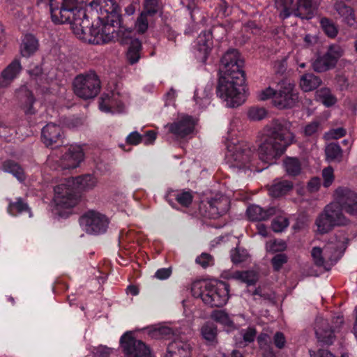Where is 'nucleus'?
Listing matches in <instances>:
<instances>
[{
    "label": "nucleus",
    "instance_id": "31",
    "mask_svg": "<svg viewBox=\"0 0 357 357\" xmlns=\"http://www.w3.org/2000/svg\"><path fill=\"white\" fill-rule=\"evenodd\" d=\"M289 190L290 183L288 180L277 178L270 186L268 193L273 197H280L288 193Z\"/></svg>",
    "mask_w": 357,
    "mask_h": 357
},
{
    "label": "nucleus",
    "instance_id": "28",
    "mask_svg": "<svg viewBox=\"0 0 357 357\" xmlns=\"http://www.w3.org/2000/svg\"><path fill=\"white\" fill-rule=\"evenodd\" d=\"M39 48L38 40L31 33L24 35L20 44V54L23 57H30Z\"/></svg>",
    "mask_w": 357,
    "mask_h": 357
},
{
    "label": "nucleus",
    "instance_id": "16",
    "mask_svg": "<svg viewBox=\"0 0 357 357\" xmlns=\"http://www.w3.org/2000/svg\"><path fill=\"white\" fill-rule=\"evenodd\" d=\"M195 121L190 116L185 115L178 119L172 123L165 125L168 132L177 138H184L191 134L195 129Z\"/></svg>",
    "mask_w": 357,
    "mask_h": 357
},
{
    "label": "nucleus",
    "instance_id": "18",
    "mask_svg": "<svg viewBox=\"0 0 357 357\" xmlns=\"http://www.w3.org/2000/svg\"><path fill=\"white\" fill-rule=\"evenodd\" d=\"M99 109L104 112H121L124 105L119 93L110 91L103 93L99 100Z\"/></svg>",
    "mask_w": 357,
    "mask_h": 357
},
{
    "label": "nucleus",
    "instance_id": "22",
    "mask_svg": "<svg viewBox=\"0 0 357 357\" xmlns=\"http://www.w3.org/2000/svg\"><path fill=\"white\" fill-rule=\"evenodd\" d=\"M324 211L334 227L344 226L349 223V220L343 214L342 209L336 202L326 205Z\"/></svg>",
    "mask_w": 357,
    "mask_h": 357
},
{
    "label": "nucleus",
    "instance_id": "53",
    "mask_svg": "<svg viewBox=\"0 0 357 357\" xmlns=\"http://www.w3.org/2000/svg\"><path fill=\"white\" fill-rule=\"evenodd\" d=\"M289 54L278 59L273 65V68L276 74L283 75L287 70L289 62Z\"/></svg>",
    "mask_w": 357,
    "mask_h": 357
},
{
    "label": "nucleus",
    "instance_id": "27",
    "mask_svg": "<svg viewBox=\"0 0 357 357\" xmlns=\"http://www.w3.org/2000/svg\"><path fill=\"white\" fill-rule=\"evenodd\" d=\"M192 195L189 191L169 190L165 196L167 202L174 207L176 200L178 204L185 207H188L192 202Z\"/></svg>",
    "mask_w": 357,
    "mask_h": 357
},
{
    "label": "nucleus",
    "instance_id": "43",
    "mask_svg": "<svg viewBox=\"0 0 357 357\" xmlns=\"http://www.w3.org/2000/svg\"><path fill=\"white\" fill-rule=\"evenodd\" d=\"M240 335L243 338V341L237 342L239 347H243L255 341L257 335V330L255 327L250 326L240 331Z\"/></svg>",
    "mask_w": 357,
    "mask_h": 357
},
{
    "label": "nucleus",
    "instance_id": "30",
    "mask_svg": "<svg viewBox=\"0 0 357 357\" xmlns=\"http://www.w3.org/2000/svg\"><path fill=\"white\" fill-rule=\"evenodd\" d=\"M125 43L129 44L126 58L130 64L137 63L140 58L142 43L137 38L125 39Z\"/></svg>",
    "mask_w": 357,
    "mask_h": 357
},
{
    "label": "nucleus",
    "instance_id": "17",
    "mask_svg": "<svg viewBox=\"0 0 357 357\" xmlns=\"http://www.w3.org/2000/svg\"><path fill=\"white\" fill-rule=\"evenodd\" d=\"M229 201L223 195H216L210 199L205 205V216L208 218L216 219L223 215L229 209Z\"/></svg>",
    "mask_w": 357,
    "mask_h": 357
},
{
    "label": "nucleus",
    "instance_id": "60",
    "mask_svg": "<svg viewBox=\"0 0 357 357\" xmlns=\"http://www.w3.org/2000/svg\"><path fill=\"white\" fill-rule=\"evenodd\" d=\"M113 349L112 348L99 345L93 349V354L95 357H109Z\"/></svg>",
    "mask_w": 357,
    "mask_h": 357
},
{
    "label": "nucleus",
    "instance_id": "46",
    "mask_svg": "<svg viewBox=\"0 0 357 357\" xmlns=\"http://www.w3.org/2000/svg\"><path fill=\"white\" fill-rule=\"evenodd\" d=\"M143 13H145L150 17L157 14L161 10V6L159 0H144L143 3Z\"/></svg>",
    "mask_w": 357,
    "mask_h": 357
},
{
    "label": "nucleus",
    "instance_id": "39",
    "mask_svg": "<svg viewBox=\"0 0 357 357\" xmlns=\"http://www.w3.org/2000/svg\"><path fill=\"white\" fill-rule=\"evenodd\" d=\"M201 333L208 344L214 345L217 343V327L213 323H206L202 327Z\"/></svg>",
    "mask_w": 357,
    "mask_h": 357
},
{
    "label": "nucleus",
    "instance_id": "19",
    "mask_svg": "<svg viewBox=\"0 0 357 357\" xmlns=\"http://www.w3.org/2000/svg\"><path fill=\"white\" fill-rule=\"evenodd\" d=\"M63 132L62 128L55 123H50L44 126L41 131V138L46 146L55 144H63Z\"/></svg>",
    "mask_w": 357,
    "mask_h": 357
},
{
    "label": "nucleus",
    "instance_id": "12",
    "mask_svg": "<svg viewBox=\"0 0 357 357\" xmlns=\"http://www.w3.org/2000/svg\"><path fill=\"white\" fill-rule=\"evenodd\" d=\"M79 196L75 191L74 187L68 182V179L54 188V202L58 207L70 208L76 206Z\"/></svg>",
    "mask_w": 357,
    "mask_h": 357
},
{
    "label": "nucleus",
    "instance_id": "6",
    "mask_svg": "<svg viewBox=\"0 0 357 357\" xmlns=\"http://www.w3.org/2000/svg\"><path fill=\"white\" fill-rule=\"evenodd\" d=\"M257 98L261 101L272 98L273 105L279 109L288 108L290 105V79L284 77L280 80L275 89L268 86L259 91Z\"/></svg>",
    "mask_w": 357,
    "mask_h": 357
},
{
    "label": "nucleus",
    "instance_id": "2",
    "mask_svg": "<svg viewBox=\"0 0 357 357\" xmlns=\"http://www.w3.org/2000/svg\"><path fill=\"white\" fill-rule=\"evenodd\" d=\"M236 75H220L216 89L217 96L223 100L229 107H238L245 100V75L238 72Z\"/></svg>",
    "mask_w": 357,
    "mask_h": 357
},
{
    "label": "nucleus",
    "instance_id": "32",
    "mask_svg": "<svg viewBox=\"0 0 357 357\" xmlns=\"http://www.w3.org/2000/svg\"><path fill=\"white\" fill-rule=\"evenodd\" d=\"M213 86L211 84H206L204 87L197 89L195 92L196 103L202 107H206L210 104L212 96Z\"/></svg>",
    "mask_w": 357,
    "mask_h": 357
},
{
    "label": "nucleus",
    "instance_id": "49",
    "mask_svg": "<svg viewBox=\"0 0 357 357\" xmlns=\"http://www.w3.org/2000/svg\"><path fill=\"white\" fill-rule=\"evenodd\" d=\"M212 319L224 326H231L233 325V321L229 317V314L223 310H215L211 314Z\"/></svg>",
    "mask_w": 357,
    "mask_h": 357
},
{
    "label": "nucleus",
    "instance_id": "45",
    "mask_svg": "<svg viewBox=\"0 0 357 357\" xmlns=\"http://www.w3.org/2000/svg\"><path fill=\"white\" fill-rule=\"evenodd\" d=\"M287 245L284 241L282 239H273L268 241L266 243L265 248L266 252L275 253L284 251Z\"/></svg>",
    "mask_w": 357,
    "mask_h": 357
},
{
    "label": "nucleus",
    "instance_id": "34",
    "mask_svg": "<svg viewBox=\"0 0 357 357\" xmlns=\"http://www.w3.org/2000/svg\"><path fill=\"white\" fill-rule=\"evenodd\" d=\"M315 100L321 102L326 107H331L337 102L336 97L327 87H323L316 91Z\"/></svg>",
    "mask_w": 357,
    "mask_h": 357
},
{
    "label": "nucleus",
    "instance_id": "52",
    "mask_svg": "<svg viewBox=\"0 0 357 357\" xmlns=\"http://www.w3.org/2000/svg\"><path fill=\"white\" fill-rule=\"evenodd\" d=\"M325 54L335 65L337 60L342 56L343 50L338 45H332L328 47Z\"/></svg>",
    "mask_w": 357,
    "mask_h": 357
},
{
    "label": "nucleus",
    "instance_id": "3",
    "mask_svg": "<svg viewBox=\"0 0 357 357\" xmlns=\"http://www.w3.org/2000/svg\"><path fill=\"white\" fill-rule=\"evenodd\" d=\"M191 291L194 297L201 298L204 304L211 307L223 306L229 298V285L225 282H196L192 284Z\"/></svg>",
    "mask_w": 357,
    "mask_h": 357
},
{
    "label": "nucleus",
    "instance_id": "64",
    "mask_svg": "<svg viewBox=\"0 0 357 357\" xmlns=\"http://www.w3.org/2000/svg\"><path fill=\"white\" fill-rule=\"evenodd\" d=\"M273 342L277 348L280 349L284 348L286 342L284 334L281 332H277L273 336Z\"/></svg>",
    "mask_w": 357,
    "mask_h": 357
},
{
    "label": "nucleus",
    "instance_id": "37",
    "mask_svg": "<svg viewBox=\"0 0 357 357\" xmlns=\"http://www.w3.org/2000/svg\"><path fill=\"white\" fill-rule=\"evenodd\" d=\"M231 278L241 280L248 285L255 284L259 279L258 274L254 271H235L231 274Z\"/></svg>",
    "mask_w": 357,
    "mask_h": 357
},
{
    "label": "nucleus",
    "instance_id": "62",
    "mask_svg": "<svg viewBox=\"0 0 357 357\" xmlns=\"http://www.w3.org/2000/svg\"><path fill=\"white\" fill-rule=\"evenodd\" d=\"M143 136L137 131L132 132L126 137V142L131 145H137L142 142Z\"/></svg>",
    "mask_w": 357,
    "mask_h": 357
},
{
    "label": "nucleus",
    "instance_id": "24",
    "mask_svg": "<svg viewBox=\"0 0 357 357\" xmlns=\"http://www.w3.org/2000/svg\"><path fill=\"white\" fill-rule=\"evenodd\" d=\"M317 7L315 0H298L297 7L291 14L301 19H311Z\"/></svg>",
    "mask_w": 357,
    "mask_h": 357
},
{
    "label": "nucleus",
    "instance_id": "35",
    "mask_svg": "<svg viewBox=\"0 0 357 357\" xmlns=\"http://www.w3.org/2000/svg\"><path fill=\"white\" fill-rule=\"evenodd\" d=\"M321 83V79L311 73L303 75L300 80V86L304 91H312L317 89Z\"/></svg>",
    "mask_w": 357,
    "mask_h": 357
},
{
    "label": "nucleus",
    "instance_id": "25",
    "mask_svg": "<svg viewBox=\"0 0 357 357\" xmlns=\"http://www.w3.org/2000/svg\"><path fill=\"white\" fill-rule=\"evenodd\" d=\"M275 207L263 208L258 205H251L246 211L248 218L252 221H264L275 214Z\"/></svg>",
    "mask_w": 357,
    "mask_h": 357
},
{
    "label": "nucleus",
    "instance_id": "4",
    "mask_svg": "<svg viewBox=\"0 0 357 357\" xmlns=\"http://www.w3.org/2000/svg\"><path fill=\"white\" fill-rule=\"evenodd\" d=\"M347 246L346 238L342 237L329 241L323 247H314L311 255L314 264L325 270L331 267L341 258Z\"/></svg>",
    "mask_w": 357,
    "mask_h": 357
},
{
    "label": "nucleus",
    "instance_id": "11",
    "mask_svg": "<svg viewBox=\"0 0 357 357\" xmlns=\"http://www.w3.org/2000/svg\"><path fill=\"white\" fill-rule=\"evenodd\" d=\"M79 224L86 233L98 235L106 231L108 220L97 211H89L80 217Z\"/></svg>",
    "mask_w": 357,
    "mask_h": 357
},
{
    "label": "nucleus",
    "instance_id": "42",
    "mask_svg": "<svg viewBox=\"0 0 357 357\" xmlns=\"http://www.w3.org/2000/svg\"><path fill=\"white\" fill-rule=\"evenodd\" d=\"M334 66L335 64L326 54L318 57L312 63L313 69L319 73L326 71Z\"/></svg>",
    "mask_w": 357,
    "mask_h": 357
},
{
    "label": "nucleus",
    "instance_id": "36",
    "mask_svg": "<svg viewBox=\"0 0 357 357\" xmlns=\"http://www.w3.org/2000/svg\"><path fill=\"white\" fill-rule=\"evenodd\" d=\"M8 211L12 215H17L19 213L27 212L29 213V217L32 216L28 204L21 197L17 198L15 202H9Z\"/></svg>",
    "mask_w": 357,
    "mask_h": 357
},
{
    "label": "nucleus",
    "instance_id": "13",
    "mask_svg": "<svg viewBox=\"0 0 357 357\" xmlns=\"http://www.w3.org/2000/svg\"><path fill=\"white\" fill-rule=\"evenodd\" d=\"M343 324L342 316L338 315L333 320V326L329 327L328 322L322 317H318L315 321V334L319 342L326 344L333 342L334 333Z\"/></svg>",
    "mask_w": 357,
    "mask_h": 357
},
{
    "label": "nucleus",
    "instance_id": "5",
    "mask_svg": "<svg viewBox=\"0 0 357 357\" xmlns=\"http://www.w3.org/2000/svg\"><path fill=\"white\" fill-rule=\"evenodd\" d=\"M253 155L254 150L247 144H229L225 160L229 167L234 171H245L252 165Z\"/></svg>",
    "mask_w": 357,
    "mask_h": 357
},
{
    "label": "nucleus",
    "instance_id": "14",
    "mask_svg": "<svg viewBox=\"0 0 357 357\" xmlns=\"http://www.w3.org/2000/svg\"><path fill=\"white\" fill-rule=\"evenodd\" d=\"M220 62V75H236V73L237 72L245 75L243 70L244 61L237 50L230 49L227 50L222 56Z\"/></svg>",
    "mask_w": 357,
    "mask_h": 357
},
{
    "label": "nucleus",
    "instance_id": "23",
    "mask_svg": "<svg viewBox=\"0 0 357 357\" xmlns=\"http://www.w3.org/2000/svg\"><path fill=\"white\" fill-rule=\"evenodd\" d=\"M68 182L74 189L79 191H89L93 190L97 185V178L91 174H84L75 178H68Z\"/></svg>",
    "mask_w": 357,
    "mask_h": 357
},
{
    "label": "nucleus",
    "instance_id": "58",
    "mask_svg": "<svg viewBox=\"0 0 357 357\" xmlns=\"http://www.w3.org/2000/svg\"><path fill=\"white\" fill-rule=\"evenodd\" d=\"M322 177L324 179V186L328 188L334 181L333 169L331 167L324 168L322 171Z\"/></svg>",
    "mask_w": 357,
    "mask_h": 357
},
{
    "label": "nucleus",
    "instance_id": "21",
    "mask_svg": "<svg viewBox=\"0 0 357 357\" xmlns=\"http://www.w3.org/2000/svg\"><path fill=\"white\" fill-rule=\"evenodd\" d=\"M211 34L209 32H202L197 38V48L196 52L197 59L204 63L211 51L212 43Z\"/></svg>",
    "mask_w": 357,
    "mask_h": 357
},
{
    "label": "nucleus",
    "instance_id": "40",
    "mask_svg": "<svg viewBox=\"0 0 357 357\" xmlns=\"http://www.w3.org/2000/svg\"><path fill=\"white\" fill-rule=\"evenodd\" d=\"M257 341L260 349L263 351L264 357H275L268 335L261 333L257 337Z\"/></svg>",
    "mask_w": 357,
    "mask_h": 357
},
{
    "label": "nucleus",
    "instance_id": "38",
    "mask_svg": "<svg viewBox=\"0 0 357 357\" xmlns=\"http://www.w3.org/2000/svg\"><path fill=\"white\" fill-rule=\"evenodd\" d=\"M315 225L317 226V231L321 234H326L335 227L324 211L316 218Z\"/></svg>",
    "mask_w": 357,
    "mask_h": 357
},
{
    "label": "nucleus",
    "instance_id": "55",
    "mask_svg": "<svg viewBox=\"0 0 357 357\" xmlns=\"http://www.w3.org/2000/svg\"><path fill=\"white\" fill-rule=\"evenodd\" d=\"M289 257L285 254H278L275 255L271 262L275 271H279L282 266L288 261Z\"/></svg>",
    "mask_w": 357,
    "mask_h": 357
},
{
    "label": "nucleus",
    "instance_id": "9",
    "mask_svg": "<svg viewBox=\"0 0 357 357\" xmlns=\"http://www.w3.org/2000/svg\"><path fill=\"white\" fill-rule=\"evenodd\" d=\"M120 344L125 357H154L149 347L130 331L121 337Z\"/></svg>",
    "mask_w": 357,
    "mask_h": 357
},
{
    "label": "nucleus",
    "instance_id": "29",
    "mask_svg": "<svg viewBox=\"0 0 357 357\" xmlns=\"http://www.w3.org/2000/svg\"><path fill=\"white\" fill-rule=\"evenodd\" d=\"M335 9L342 18V21L345 24L351 27H356L357 26V19L356 18L353 8L347 6L343 2H337L335 4Z\"/></svg>",
    "mask_w": 357,
    "mask_h": 357
},
{
    "label": "nucleus",
    "instance_id": "10",
    "mask_svg": "<svg viewBox=\"0 0 357 357\" xmlns=\"http://www.w3.org/2000/svg\"><path fill=\"white\" fill-rule=\"evenodd\" d=\"M84 158L82 149L78 146H70L59 160H54L53 156L48 158L47 162L52 168L57 169H75L79 166Z\"/></svg>",
    "mask_w": 357,
    "mask_h": 357
},
{
    "label": "nucleus",
    "instance_id": "51",
    "mask_svg": "<svg viewBox=\"0 0 357 357\" xmlns=\"http://www.w3.org/2000/svg\"><path fill=\"white\" fill-rule=\"evenodd\" d=\"M276 8L280 11L281 19H286L290 16V0H275Z\"/></svg>",
    "mask_w": 357,
    "mask_h": 357
},
{
    "label": "nucleus",
    "instance_id": "63",
    "mask_svg": "<svg viewBox=\"0 0 357 357\" xmlns=\"http://www.w3.org/2000/svg\"><path fill=\"white\" fill-rule=\"evenodd\" d=\"M303 163L296 158H291V176L301 173Z\"/></svg>",
    "mask_w": 357,
    "mask_h": 357
},
{
    "label": "nucleus",
    "instance_id": "50",
    "mask_svg": "<svg viewBox=\"0 0 357 357\" xmlns=\"http://www.w3.org/2000/svg\"><path fill=\"white\" fill-rule=\"evenodd\" d=\"M148 17H150L142 11L137 18L135 23V30L139 33H144L149 28V20Z\"/></svg>",
    "mask_w": 357,
    "mask_h": 357
},
{
    "label": "nucleus",
    "instance_id": "8",
    "mask_svg": "<svg viewBox=\"0 0 357 357\" xmlns=\"http://www.w3.org/2000/svg\"><path fill=\"white\" fill-rule=\"evenodd\" d=\"M89 6L96 10L100 22L119 24L121 8L114 0H93Z\"/></svg>",
    "mask_w": 357,
    "mask_h": 357
},
{
    "label": "nucleus",
    "instance_id": "26",
    "mask_svg": "<svg viewBox=\"0 0 357 357\" xmlns=\"http://www.w3.org/2000/svg\"><path fill=\"white\" fill-rule=\"evenodd\" d=\"M166 357H191L189 344L178 340H174L168 345Z\"/></svg>",
    "mask_w": 357,
    "mask_h": 357
},
{
    "label": "nucleus",
    "instance_id": "59",
    "mask_svg": "<svg viewBox=\"0 0 357 357\" xmlns=\"http://www.w3.org/2000/svg\"><path fill=\"white\" fill-rule=\"evenodd\" d=\"M346 134V130L342 128H338L335 129H331L328 132H326L324 135V137L327 140L330 139H337Z\"/></svg>",
    "mask_w": 357,
    "mask_h": 357
},
{
    "label": "nucleus",
    "instance_id": "15",
    "mask_svg": "<svg viewBox=\"0 0 357 357\" xmlns=\"http://www.w3.org/2000/svg\"><path fill=\"white\" fill-rule=\"evenodd\" d=\"M334 199L342 210L351 215H357V193L344 187L337 188Z\"/></svg>",
    "mask_w": 357,
    "mask_h": 357
},
{
    "label": "nucleus",
    "instance_id": "1",
    "mask_svg": "<svg viewBox=\"0 0 357 357\" xmlns=\"http://www.w3.org/2000/svg\"><path fill=\"white\" fill-rule=\"evenodd\" d=\"M289 132V123L286 121L274 120L265 126L261 133V143L258 148L259 159L266 163H274L290 144L287 137Z\"/></svg>",
    "mask_w": 357,
    "mask_h": 357
},
{
    "label": "nucleus",
    "instance_id": "54",
    "mask_svg": "<svg viewBox=\"0 0 357 357\" xmlns=\"http://www.w3.org/2000/svg\"><path fill=\"white\" fill-rule=\"evenodd\" d=\"M288 218L280 215L272 221L271 227L275 232H281L288 227Z\"/></svg>",
    "mask_w": 357,
    "mask_h": 357
},
{
    "label": "nucleus",
    "instance_id": "48",
    "mask_svg": "<svg viewBox=\"0 0 357 357\" xmlns=\"http://www.w3.org/2000/svg\"><path fill=\"white\" fill-rule=\"evenodd\" d=\"M267 116V111L264 107H252L248 112V116L252 121H261L265 119Z\"/></svg>",
    "mask_w": 357,
    "mask_h": 357
},
{
    "label": "nucleus",
    "instance_id": "44",
    "mask_svg": "<svg viewBox=\"0 0 357 357\" xmlns=\"http://www.w3.org/2000/svg\"><path fill=\"white\" fill-rule=\"evenodd\" d=\"M326 155L329 161L340 162L342 157V152L337 144L331 143L326 147Z\"/></svg>",
    "mask_w": 357,
    "mask_h": 357
},
{
    "label": "nucleus",
    "instance_id": "61",
    "mask_svg": "<svg viewBox=\"0 0 357 357\" xmlns=\"http://www.w3.org/2000/svg\"><path fill=\"white\" fill-rule=\"evenodd\" d=\"M246 257V253L243 250L241 251L238 248L231 251V259L234 264H238L245 261Z\"/></svg>",
    "mask_w": 357,
    "mask_h": 357
},
{
    "label": "nucleus",
    "instance_id": "20",
    "mask_svg": "<svg viewBox=\"0 0 357 357\" xmlns=\"http://www.w3.org/2000/svg\"><path fill=\"white\" fill-rule=\"evenodd\" d=\"M22 70L20 61L15 59L0 74V88H6L20 75Z\"/></svg>",
    "mask_w": 357,
    "mask_h": 357
},
{
    "label": "nucleus",
    "instance_id": "33",
    "mask_svg": "<svg viewBox=\"0 0 357 357\" xmlns=\"http://www.w3.org/2000/svg\"><path fill=\"white\" fill-rule=\"evenodd\" d=\"M2 169L5 172L13 174L20 182L24 181L26 178L24 169L17 162L13 160L4 161L2 164Z\"/></svg>",
    "mask_w": 357,
    "mask_h": 357
},
{
    "label": "nucleus",
    "instance_id": "56",
    "mask_svg": "<svg viewBox=\"0 0 357 357\" xmlns=\"http://www.w3.org/2000/svg\"><path fill=\"white\" fill-rule=\"evenodd\" d=\"M309 218L307 214L304 212L301 213L296 218L293 229L296 231L302 230L307 226Z\"/></svg>",
    "mask_w": 357,
    "mask_h": 357
},
{
    "label": "nucleus",
    "instance_id": "41",
    "mask_svg": "<svg viewBox=\"0 0 357 357\" xmlns=\"http://www.w3.org/2000/svg\"><path fill=\"white\" fill-rule=\"evenodd\" d=\"M36 99L33 98V93L29 91H24V99L22 100V109L27 115L34 114L37 109L34 106Z\"/></svg>",
    "mask_w": 357,
    "mask_h": 357
},
{
    "label": "nucleus",
    "instance_id": "57",
    "mask_svg": "<svg viewBox=\"0 0 357 357\" xmlns=\"http://www.w3.org/2000/svg\"><path fill=\"white\" fill-rule=\"evenodd\" d=\"M196 263L199 264L204 268L211 266L214 264L213 257L207 253H202L196 258Z\"/></svg>",
    "mask_w": 357,
    "mask_h": 357
},
{
    "label": "nucleus",
    "instance_id": "7",
    "mask_svg": "<svg viewBox=\"0 0 357 357\" xmlns=\"http://www.w3.org/2000/svg\"><path fill=\"white\" fill-rule=\"evenodd\" d=\"M100 88V79L94 72L78 75L73 81L74 93L83 100L96 97Z\"/></svg>",
    "mask_w": 357,
    "mask_h": 357
},
{
    "label": "nucleus",
    "instance_id": "47",
    "mask_svg": "<svg viewBox=\"0 0 357 357\" xmlns=\"http://www.w3.org/2000/svg\"><path fill=\"white\" fill-rule=\"evenodd\" d=\"M320 24L323 31L328 37L335 38L337 36L338 29L333 22L327 18H322Z\"/></svg>",
    "mask_w": 357,
    "mask_h": 357
}]
</instances>
